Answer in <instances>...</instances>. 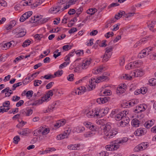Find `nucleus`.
Returning <instances> with one entry per match:
<instances>
[{
	"label": "nucleus",
	"mask_w": 156,
	"mask_h": 156,
	"mask_svg": "<svg viewBox=\"0 0 156 156\" xmlns=\"http://www.w3.org/2000/svg\"><path fill=\"white\" fill-rule=\"evenodd\" d=\"M152 49L153 48L152 47H149L143 49L139 53L140 56L141 57V58H142L145 56L146 55H147V50H150V51H151Z\"/></svg>",
	"instance_id": "nucleus-10"
},
{
	"label": "nucleus",
	"mask_w": 156,
	"mask_h": 156,
	"mask_svg": "<svg viewBox=\"0 0 156 156\" xmlns=\"http://www.w3.org/2000/svg\"><path fill=\"white\" fill-rule=\"evenodd\" d=\"M106 41L104 40L102 41L101 43V44H99L100 47H105L107 45V44L106 43Z\"/></svg>",
	"instance_id": "nucleus-60"
},
{
	"label": "nucleus",
	"mask_w": 156,
	"mask_h": 156,
	"mask_svg": "<svg viewBox=\"0 0 156 156\" xmlns=\"http://www.w3.org/2000/svg\"><path fill=\"white\" fill-rule=\"evenodd\" d=\"M31 42L29 40H27L25 41L23 44L22 46L23 47H27L29 45L30 43Z\"/></svg>",
	"instance_id": "nucleus-33"
},
{
	"label": "nucleus",
	"mask_w": 156,
	"mask_h": 156,
	"mask_svg": "<svg viewBox=\"0 0 156 156\" xmlns=\"http://www.w3.org/2000/svg\"><path fill=\"white\" fill-rule=\"evenodd\" d=\"M42 127H40L39 129L35 130L36 134L40 136L42 135Z\"/></svg>",
	"instance_id": "nucleus-35"
},
{
	"label": "nucleus",
	"mask_w": 156,
	"mask_h": 156,
	"mask_svg": "<svg viewBox=\"0 0 156 156\" xmlns=\"http://www.w3.org/2000/svg\"><path fill=\"white\" fill-rule=\"evenodd\" d=\"M62 74V70H58L57 71L54 73V75L56 76H59Z\"/></svg>",
	"instance_id": "nucleus-40"
},
{
	"label": "nucleus",
	"mask_w": 156,
	"mask_h": 156,
	"mask_svg": "<svg viewBox=\"0 0 156 156\" xmlns=\"http://www.w3.org/2000/svg\"><path fill=\"white\" fill-rule=\"evenodd\" d=\"M89 82L90 83L89 84V87H90V88L89 89V90L91 91L95 88V85H94V83L91 81H90Z\"/></svg>",
	"instance_id": "nucleus-31"
},
{
	"label": "nucleus",
	"mask_w": 156,
	"mask_h": 156,
	"mask_svg": "<svg viewBox=\"0 0 156 156\" xmlns=\"http://www.w3.org/2000/svg\"><path fill=\"white\" fill-rule=\"evenodd\" d=\"M83 10V8L82 7H80L76 10V14L77 16H78L80 13L82 12Z\"/></svg>",
	"instance_id": "nucleus-47"
},
{
	"label": "nucleus",
	"mask_w": 156,
	"mask_h": 156,
	"mask_svg": "<svg viewBox=\"0 0 156 156\" xmlns=\"http://www.w3.org/2000/svg\"><path fill=\"white\" fill-rule=\"evenodd\" d=\"M119 25H120V24H117L114 25L113 26L114 28L112 29V30L113 31H116V30H118L119 29Z\"/></svg>",
	"instance_id": "nucleus-56"
},
{
	"label": "nucleus",
	"mask_w": 156,
	"mask_h": 156,
	"mask_svg": "<svg viewBox=\"0 0 156 156\" xmlns=\"http://www.w3.org/2000/svg\"><path fill=\"white\" fill-rule=\"evenodd\" d=\"M57 6L55 8H51L49 10V11H50L51 12L53 13H56L57 12H58L59 11L61 10V7L60 5H59L58 3Z\"/></svg>",
	"instance_id": "nucleus-13"
},
{
	"label": "nucleus",
	"mask_w": 156,
	"mask_h": 156,
	"mask_svg": "<svg viewBox=\"0 0 156 156\" xmlns=\"http://www.w3.org/2000/svg\"><path fill=\"white\" fill-rule=\"evenodd\" d=\"M134 75L135 76L138 77L139 76H141L143 75V72L141 70H137L133 73Z\"/></svg>",
	"instance_id": "nucleus-19"
},
{
	"label": "nucleus",
	"mask_w": 156,
	"mask_h": 156,
	"mask_svg": "<svg viewBox=\"0 0 156 156\" xmlns=\"http://www.w3.org/2000/svg\"><path fill=\"white\" fill-rule=\"evenodd\" d=\"M69 62H64L62 64H61L59 66V68L60 69H62L64 67H66V66H67L68 64H69Z\"/></svg>",
	"instance_id": "nucleus-43"
},
{
	"label": "nucleus",
	"mask_w": 156,
	"mask_h": 156,
	"mask_svg": "<svg viewBox=\"0 0 156 156\" xmlns=\"http://www.w3.org/2000/svg\"><path fill=\"white\" fill-rule=\"evenodd\" d=\"M17 44L16 42H15L14 41H12L8 42V46H10V47H13L15 46Z\"/></svg>",
	"instance_id": "nucleus-48"
},
{
	"label": "nucleus",
	"mask_w": 156,
	"mask_h": 156,
	"mask_svg": "<svg viewBox=\"0 0 156 156\" xmlns=\"http://www.w3.org/2000/svg\"><path fill=\"white\" fill-rule=\"evenodd\" d=\"M53 95V93L52 92V90H49L47 93L46 95L42 98V100L44 101H48V98H50V96H52Z\"/></svg>",
	"instance_id": "nucleus-9"
},
{
	"label": "nucleus",
	"mask_w": 156,
	"mask_h": 156,
	"mask_svg": "<svg viewBox=\"0 0 156 156\" xmlns=\"http://www.w3.org/2000/svg\"><path fill=\"white\" fill-rule=\"evenodd\" d=\"M128 139L127 137H124L121 140H117V143L119 144H122L123 143L126 142L128 140Z\"/></svg>",
	"instance_id": "nucleus-26"
},
{
	"label": "nucleus",
	"mask_w": 156,
	"mask_h": 156,
	"mask_svg": "<svg viewBox=\"0 0 156 156\" xmlns=\"http://www.w3.org/2000/svg\"><path fill=\"white\" fill-rule=\"evenodd\" d=\"M24 103V101L23 100H20L18 102H17L16 104V106L17 107H19L22 105Z\"/></svg>",
	"instance_id": "nucleus-55"
},
{
	"label": "nucleus",
	"mask_w": 156,
	"mask_h": 156,
	"mask_svg": "<svg viewBox=\"0 0 156 156\" xmlns=\"http://www.w3.org/2000/svg\"><path fill=\"white\" fill-rule=\"evenodd\" d=\"M125 90L124 87H123L122 86H119L117 88L116 92L117 94H121L124 93Z\"/></svg>",
	"instance_id": "nucleus-21"
},
{
	"label": "nucleus",
	"mask_w": 156,
	"mask_h": 156,
	"mask_svg": "<svg viewBox=\"0 0 156 156\" xmlns=\"http://www.w3.org/2000/svg\"><path fill=\"white\" fill-rule=\"evenodd\" d=\"M35 39L38 40H40L43 37V35L41 34H36L34 36Z\"/></svg>",
	"instance_id": "nucleus-49"
},
{
	"label": "nucleus",
	"mask_w": 156,
	"mask_h": 156,
	"mask_svg": "<svg viewBox=\"0 0 156 156\" xmlns=\"http://www.w3.org/2000/svg\"><path fill=\"white\" fill-rule=\"evenodd\" d=\"M55 77V76L51 74H48L44 76L43 78L46 80H49L51 78H53Z\"/></svg>",
	"instance_id": "nucleus-34"
},
{
	"label": "nucleus",
	"mask_w": 156,
	"mask_h": 156,
	"mask_svg": "<svg viewBox=\"0 0 156 156\" xmlns=\"http://www.w3.org/2000/svg\"><path fill=\"white\" fill-rule=\"evenodd\" d=\"M77 30L76 28L73 27L69 31V33L71 34L77 31Z\"/></svg>",
	"instance_id": "nucleus-63"
},
{
	"label": "nucleus",
	"mask_w": 156,
	"mask_h": 156,
	"mask_svg": "<svg viewBox=\"0 0 156 156\" xmlns=\"http://www.w3.org/2000/svg\"><path fill=\"white\" fill-rule=\"evenodd\" d=\"M48 128H44L42 127V135H45L47 134L49 132Z\"/></svg>",
	"instance_id": "nucleus-25"
},
{
	"label": "nucleus",
	"mask_w": 156,
	"mask_h": 156,
	"mask_svg": "<svg viewBox=\"0 0 156 156\" xmlns=\"http://www.w3.org/2000/svg\"><path fill=\"white\" fill-rule=\"evenodd\" d=\"M42 100V98L41 100H38L36 101L33 104L34 105H39L41 104L43 102H45Z\"/></svg>",
	"instance_id": "nucleus-44"
},
{
	"label": "nucleus",
	"mask_w": 156,
	"mask_h": 156,
	"mask_svg": "<svg viewBox=\"0 0 156 156\" xmlns=\"http://www.w3.org/2000/svg\"><path fill=\"white\" fill-rule=\"evenodd\" d=\"M79 89L80 90V93L82 94H83L86 90V88L84 87H79Z\"/></svg>",
	"instance_id": "nucleus-57"
},
{
	"label": "nucleus",
	"mask_w": 156,
	"mask_h": 156,
	"mask_svg": "<svg viewBox=\"0 0 156 156\" xmlns=\"http://www.w3.org/2000/svg\"><path fill=\"white\" fill-rule=\"evenodd\" d=\"M27 111H26V116H29L31 114L33 113V110L31 109H30L29 108H26Z\"/></svg>",
	"instance_id": "nucleus-36"
},
{
	"label": "nucleus",
	"mask_w": 156,
	"mask_h": 156,
	"mask_svg": "<svg viewBox=\"0 0 156 156\" xmlns=\"http://www.w3.org/2000/svg\"><path fill=\"white\" fill-rule=\"evenodd\" d=\"M99 156H108V153L104 151L101 152L100 153Z\"/></svg>",
	"instance_id": "nucleus-58"
},
{
	"label": "nucleus",
	"mask_w": 156,
	"mask_h": 156,
	"mask_svg": "<svg viewBox=\"0 0 156 156\" xmlns=\"http://www.w3.org/2000/svg\"><path fill=\"white\" fill-rule=\"evenodd\" d=\"M18 29H16L12 31L13 33H17L16 34V37H21L24 36L26 33V32L25 31L21 29L19 30L18 31Z\"/></svg>",
	"instance_id": "nucleus-6"
},
{
	"label": "nucleus",
	"mask_w": 156,
	"mask_h": 156,
	"mask_svg": "<svg viewBox=\"0 0 156 156\" xmlns=\"http://www.w3.org/2000/svg\"><path fill=\"white\" fill-rule=\"evenodd\" d=\"M110 98L109 97H105L98 98L97 100V102L99 104L106 103L109 100Z\"/></svg>",
	"instance_id": "nucleus-8"
},
{
	"label": "nucleus",
	"mask_w": 156,
	"mask_h": 156,
	"mask_svg": "<svg viewBox=\"0 0 156 156\" xmlns=\"http://www.w3.org/2000/svg\"><path fill=\"white\" fill-rule=\"evenodd\" d=\"M137 111H138V112H143V109H142V108L141 107L140 105L138 107L137 106L136 107V108L134 110V112H136Z\"/></svg>",
	"instance_id": "nucleus-38"
},
{
	"label": "nucleus",
	"mask_w": 156,
	"mask_h": 156,
	"mask_svg": "<svg viewBox=\"0 0 156 156\" xmlns=\"http://www.w3.org/2000/svg\"><path fill=\"white\" fill-rule=\"evenodd\" d=\"M124 114H123L121 112L117 114L115 117V119L116 120H119L124 118Z\"/></svg>",
	"instance_id": "nucleus-18"
},
{
	"label": "nucleus",
	"mask_w": 156,
	"mask_h": 156,
	"mask_svg": "<svg viewBox=\"0 0 156 156\" xmlns=\"http://www.w3.org/2000/svg\"><path fill=\"white\" fill-rule=\"evenodd\" d=\"M65 138H68V136L64 132L58 135L56 137V139L58 140L63 139Z\"/></svg>",
	"instance_id": "nucleus-14"
},
{
	"label": "nucleus",
	"mask_w": 156,
	"mask_h": 156,
	"mask_svg": "<svg viewBox=\"0 0 156 156\" xmlns=\"http://www.w3.org/2000/svg\"><path fill=\"white\" fill-rule=\"evenodd\" d=\"M42 83V81L41 80H35L34 81V85L35 87L39 86L38 83L41 84Z\"/></svg>",
	"instance_id": "nucleus-41"
},
{
	"label": "nucleus",
	"mask_w": 156,
	"mask_h": 156,
	"mask_svg": "<svg viewBox=\"0 0 156 156\" xmlns=\"http://www.w3.org/2000/svg\"><path fill=\"white\" fill-rule=\"evenodd\" d=\"M72 48V46L69 45H64L62 47L63 49L65 51H68L70 49Z\"/></svg>",
	"instance_id": "nucleus-39"
},
{
	"label": "nucleus",
	"mask_w": 156,
	"mask_h": 156,
	"mask_svg": "<svg viewBox=\"0 0 156 156\" xmlns=\"http://www.w3.org/2000/svg\"><path fill=\"white\" fill-rule=\"evenodd\" d=\"M87 13L90 15H92L94 14V12H93L92 9H89L87 11Z\"/></svg>",
	"instance_id": "nucleus-59"
},
{
	"label": "nucleus",
	"mask_w": 156,
	"mask_h": 156,
	"mask_svg": "<svg viewBox=\"0 0 156 156\" xmlns=\"http://www.w3.org/2000/svg\"><path fill=\"white\" fill-rule=\"evenodd\" d=\"M94 111V116H101V111H100V109H93Z\"/></svg>",
	"instance_id": "nucleus-17"
},
{
	"label": "nucleus",
	"mask_w": 156,
	"mask_h": 156,
	"mask_svg": "<svg viewBox=\"0 0 156 156\" xmlns=\"http://www.w3.org/2000/svg\"><path fill=\"white\" fill-rule=\"evenodd\" d=\"M94 111L93 110H90L87 113V116L88 117H92L94 116Z\"/></svg>",
	"instance_id": "nucleus-27"
},
{
	"label": "nucleus",
	"mask_w": 156,
	"mask_h": 156,
	"mask_svg": "<svg viewBox=\"0 0 156 156\" xmlns=\"http://www.w3.org/2000/svg\"><path fill=\"white\" fill-rule=\"evenodd\" d=\"M32 14V12L29 11L23 14L20 18V21L23 22L29 17Z\"/></svg>",
	"instance_id": "nucleus-7"
},
{
	"label": "nucleus",
	"mask_w": 156,
	"mask_h": 156,
	"mask_svg": "<svg viewBox=\"0 0 156 156\" xmlns=\"http://www.w3.org/2000/svg\"><path fill=\"white\" fill-rule=\"evenodd\" d=\"M20 5L23 6L30 5V4L28 3V1L25 0L21 2Z\"/></svg>",
	"instance_id": "nucleus-45"
},
{
	"label": "nucleus",
	"mask_w": 156,
	"mask_h": 156,
	"mask_svg": "<svg viewBox=\"0 0 156 156\" xmlns=\"http://www.w3.org/2000/svg\"><path fill=\"white\" fill-rule=\"evenodd\" d=\"M8 42L7 43H3L0 44V46L3 49L6 50L7 48L10 47V46H8Z\"/></svg>",
	"instance_id": "nucleus-24"
},
{
	"label": "nucleus",
	"mask_w": 156,
	"mask_h": 156,
	"mask_svg": "<svg viewBox=\"0 0 156 156\" xmlns=\"http://www.w3.org/2000/svg\"><path fill=\"white\" fill-rule=\"evenodd\" d=\"M149 82L150 85L154 86L156 84V79L153 78L149 80Z\"/></svg>",
	"instance_id": "nucleus-29"
},
{
	"label": "nucleus",
	"mask_w": 156,
	"mask_h": 156,
	"mask_svg": "<svg viewBox=\"0 0 156 156\" xmlns=\"http://www.w3.org/2000/svg\"><path fill=\"white\" fill-rule=\"evenodd\" d=\"M138 103V101L136 99H133L130 102H128V108L131 106H134L135 105L137 104Z\"/></svg>",
	"instance_id": "nucleus-16"
},
{
	"label": "nucleus",
	"mask_w": 156,
	"mask_h": 156,
	"mask_svg": "<svg viewBox=\"0 0 156 156\" xmlns=\"http://www.w3.org/2000/svg\"><path fill=\"white\" fill-rule=\"evenodd\" d=\"M135 14V13L134 12L129 13L127 14H126L125 17L127 18L130 17L131 16H133Z\"/></svg>",
	"instance_id": "nucleus-62"
},
{
	"label": "nucleus",
	"mask_w": 156,
	"mask_h": 156,
	"mask_svg": "<svg viewBox=\"0 0 156 156\" xmlns=\"http://www.w3.org/2000/svg\"><path fill=\"white\" fill-rule=\"evenodd\" d=\"M138 62L136 61L133 62H131L129 65V67L131 69H135L138 67Z\"/></svg>",
	"instance_id": "nucleus-20"
},
{
	"label": "nucleus",
	"mask_w": 156,
	"mask_h": 156,
	"mask_svg": "<svg viewBox=\"0 0 156 156\" xmlns=\"http://www.w3.org/2000/svg\"><path fill=\"white\" fill-rule=\"evenodd\" d=\"M20 99V97L18 96H13L12 97V100L13 101H17L19 100Z\"/></svg>",
	"instance_id": "nucleus-50"
},
{
	"label": "nucleus",
	"mask_w": 156,
	"mask_h": 156,
	"mask_svg": "<svg viewBox=\"0 0 156 156\" xmlns=\"http://www.w3.org/2000/svg\"><path fill=\"white\" fill-rule=\"evenodd\" d=\"M54 84V82H51L46 85V87L47 89H49L51 88L52 86Z\"/></svg>",
	"instance_id": "nucleus-52"
},
{
	"label": "nucleus",
	"mask_w": 156,
	"mask_h": 156,
	"mask_svg": "<svg viewBox=\"0 0 156 156\" xmlns=\"http://www.w3.org/2000/svg\"><path fill=\"white\" fill-rule=\"evenodd\" d=\"M111 123L108 122L106 124L104 123L101 128L104 132L106 136L105 138L106 139L112 138L113 137L118 133V129L116 128L111 129Z\"/></svg>",
	"instance_id": "nucleus-1"
},
{
	"label": "nucleus",
	"mask_w": 156,
	"mask_h": 156,
	"mask_svg": "<svg viewBox=\"0 0 156 156\" xmlns=\"http://www.w3.org/2000/svg\"><path fill=\"white\" fill-rule=\"evenodd\" d=\"M113 34L114 33L112 32H108L106 33L105 36L107 38H108L110 36H113Z\"/></svg>",
	"instance_id": "nucleus-64"
},
{
	"label": "nucleus",
	"mask_w": 156,
	"mask_h": 156,
	"mask_svg": "<svg viewBox=\"0 0 156 156\" xmlns=\"http://www.w3.org/2000/svg\"><path fill=\"white\" fill-rule=\"evenodd\" d=\"M147 132L145 128H140L136 129L134 132V134L136 136H140L144 135Z\"/></svg>",
	"instance_id": "nucleus-5"
},
{
	"label": "nucleus",
	"mask_w": 156,
	"mask_h": 156,
	"mask_svg": "<svg viewBox=\"0 0 156 156\" xmlns=\"http://www.w3.org/2000/svg\"><path fill=\"white\" fill-rule=\"evenodd\" d=\"M33 92L32 90L28 91L26 94V95L27 97H31L32 96Z\"/></svg>",
	"instance_id": "nucleus-51"
},
{
	"label": "nucleus",
	"mask_w": 156,
	"mask_h": 156,
	"mask_svg": "<svg viewBox=\"0 0 156 156\" xmlns=\"http://www.w3.org/2000/svg\"><path fill=\"white\" fill-rule=\"evenodd\" d=\"M148 146L147 142H143L136 146L134 148V150L136 151H142L146 149Z\"/></svg>",
	"instance_id": "nucleus-4"
},
{
	"label": "nucleus",
	"mask_w": 156,
	"mask_h": 156,
	"mask_svg": "<svg viewBox=\"0 0 156 156\" xmlns=\"http://www.w3.org/2000/svg\"><path fill=\"white\" fill-rule=\"evenodd\" d=\"M10 102L9 101H6L3 104V107H9Z\"/></svg>",
	"instance_id": "nucleus-53"
},
{
	"label": "nucleus",
	"mask_w": 156,
	"mask_h": 156,
	"mask_svg": "<svg viewBox=\"0 0 156 156\" xmlns=\"http://www.w3.org/2000/svg\"><path fill=\"white\" fill-rule=\"evenodd\" d=\"M140 122L138 120L136 119H134L132 121L133 126L135 127L138 126Z\"/></svg>",
	"instance_id": "nucleus-22"
},
{
	"label": "nucleus",
	"mask_w": 156,
	"mask_h": 156,
	"mask_svg": "<svg viewBox=\"0 0 156 156\" xmlns=\"http://www.w3.org/2000/svg\"><path fill=\"white\" fill-rule=\"evenodd\" d=\"M28 129H23V131L22 132H19V133L22 135H26V134L28 133Z\"/></svg>",
	"instance_id": "nucleus-32"
},
{
	"label": "nucleus",
	"mask_w": 156,
	"mask_h": 156,
	"mask_svg": "<svg viewBox=\"0 0 156 156\" xmlns=\"http://www.w3.org/2000/svg\"><path fill=\"white\" fill-rule=\"evenodd\" d=\"M90 60H86L84 61L80 66V67L83 69H86L89 66L90 64Z\"/></svg>",
	"instance_id": "nucleus-11"
},
{
	"label": "nucleus",
	"mask_w": 156,
	"mask_h": 156,
	"mask_svg": "<svg viewBox=\"0 0 156 156\" xmlns=\"http://www.w3.org/2000/svg\"><path fill=\"white\" fill-rule=\"evenodd\" d=\"M74 130L77 133H80L85 130V128L84 127L77 126L74 128Z\"/></svg>",
	"instance_id": "nucleus-15"
},
{
	"label": "nucleus",
	"mask_w": 156,
	"mask_h": 156,
	"mask_svg": "<svg viewBox=\"0 0 156 156\" xmlns=\"http://www.w3.org/2000/svg\"><path fill=\"white\" fill-rule=\"evenodd\" d=\"M83 51L81 50H77L75 51V53L78 56L81 55H83Z\"/></svg>",
	"instance_id": "nucleus-37"
},
{
	"label": "nucleus",
	"mask_w": 156,
	"mask_h": 156,
	"mask_svg": "<svg viewBox=\"0 0 156 156\" xmlns=\"http://www.w3.org/2000/svg\"><path fill=\"white\" fill-rule=\"evenodd\" d=\"M49 19L50 18H40L38 21L41 23L43 24L47 22Z\"/></svg>",
	"instance_id": "nucleus-30"
},
{
	"label": "nucleus",
	"mask_w": 156,
	"mask_h": 156,
	"mask_svg": "<svg viewBox=\"0 0 156 156\" xmlns=\"http://www.w3.org/2000/svg\"><path fill=\"white\" fill-rule=\"evenodd\" d=\"M117 141L114 140L110 143V144L106 146V148L108 150L112 151L116 150L118 149L119 147V145L117 143Z\"/></svg>",
	"instance_id": "nucleus-3"
},
{
	"label": "nucleus",
	"mask_w": 156,
	"mask_h": 156,
	"mask_svg": "<svg viewBox=\"0 0 156 156\" xmlns=\"http://www.w3.org/2000/svg\"><path fill=\"white\" fill-rule=\"evenodd\" d=\"M119 4L117 3H113L111 4L108 7V8H110L112 7H114L116 6H118Z\"/></svg>",
	"instance_id": "nucleus-54"
},
{
	"label": "nucleus",
	"mask_w": 156,
	"mask_h": 156,
	"mask_svg": "<svg viewBox=\"0 0 156 156\" xmlns=\"http://www.w3.org/2000/svg\"><path fill=\"white\" fill-rule=\"evenodd\" d=\"M94 134L95 133L93 132H88L84 133V136L85 137H88L93 136Z\"/></svg>",
	"instance_id": "nucleus-23"
},
{
	"label": "nucleus",
	"mask_w": 156,
	"mask_h": 156,
	"mask_svg": "<svg viewBox=\"0 0 156 156\" xmlns=\"http://www.w3.org/2000/svg\"><path fill=\"white\" fill-rule=\"evenodd\" d=\"M74 74H69L67 77V80L70 81H72L74 79Z\"/></svg>",
	"instance_id": "nucleus-42"
},
{
	"label": "nucleus",
	"mask_w": 156,
	"mask_h": 156,
	"mask_svg": "<svg viewBox=\"0 0 156 156\" xmlns=\"http://www.w3.org/2000/svg\"><path fill=\"white\" fill-rule=\"evenodd\" d=\"M20 140V137L19 136H15L13 138L14 142L16 144H17Z\"/></svg>",
	"instance_id": "nucleus-46"
},
{
	"label": "nucleus",
	"mask_w": 156,
	"mask_h": 156,
	"mask_svg": "<svg viewBox=\"0 0 156 156\" xmlns=\"http://www.w3.org/2000/svg\"><path fill=\"white\" fill-rule=\"evenodd\" d=\"M123 77L124 79L126 80H130L132 77L131 76H129L128 74H125L123 76Z\"/></svg>",
	"instance_id": "nucleus-61"
},
{
	"label": "nucleus",
	"mask_w": 156,
	"mask_h": 156,
	"mask_svg": "<svg viewBox=\"0 0 156 156\" xmlns=\"http://www.w3.org/2000/svg\"><path fill=\"white\" fill-rule=\"evenodd\" d=\"M80 144H71L68 146L67 148L69 150H78Z\"/></svg>",
	"instance_id": "nucleus-12"
},
{
	"label": "nucleus",
	"mask_w": 156,
	"mask_h": 156,
	"mask_svg": "<svg viewBox=\"0 0 156 156\" xmlns=\"http://www.w3.org/2000/svg\"><path fill=\"white\" fill-rule=\"evenodd\" d=\"M113 49V47L111 46L107 47L105 49V52L103 56V60L106 62L110 58L112 54V51Z\"/></svg>",
	"instance_id": "nucleus-2"
},
{
	"label": "nucleus",
	"mask_w": 156,
	"mask_h": 156,
	"mask_svg": "<svg viewBox=\"0 0 156 156\" xmlns=\"http://www.w3.org/2000/svg\"><path fill=\"white\" fill-rule=\"evenodd\" d=\"M100 111H101V116H103L108 113V108H106L104 109H100Z\"/></svg>",
	"instance_id": "nucleus-28"
}]
</instances>
